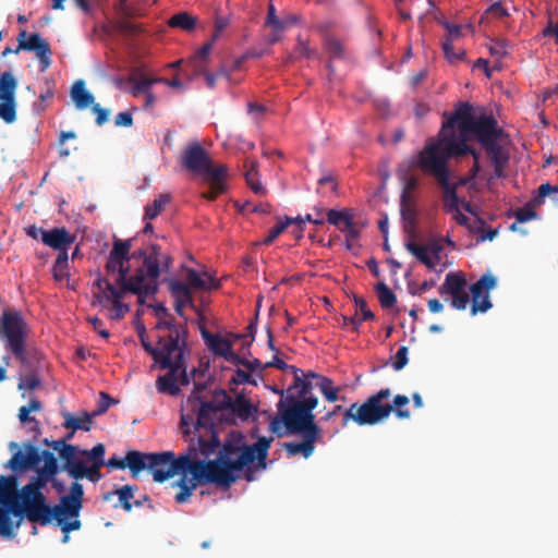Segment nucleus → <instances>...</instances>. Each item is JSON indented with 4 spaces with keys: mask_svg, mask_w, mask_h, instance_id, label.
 Masks as SVG:
<instances>
[{
    "mask_svg": "<svg viewBox=\"0 0 558 558\" xmlns=\"http://www.w3.org/2000/svg\"><path fill=\"white\" fill-rule=\"evenodd\" d=\"M475 136L494 167L492 179L506 175L510 153L506 148L508 135L497 124L494 117L481 114L474 117L469 104H460L453 113L442 123L437 142H430L425 147H434L435 151L445 156L461 157L471 151L468 141Z\"/></svg>",
    "mask_w": 558,
    "mask_h": 558,
    "instance_id": "f257e3e1",
    "label": "nucleus"
},
{
    "mask_svg": "<svg viewBox=\"0 0 558 558\" xmlns=\"http://www.w3.org/2000/svg\"><path fill=\"white\" fill-rule=\"evenodd\" d=\"M194 451L191 457L190 478H179L173 486L180 488L174 496L178 504H184L192 496L201 483H210L229 487L236 480L235 464L233 461L234 448L230 442L221 447L219 437L211 435L205 439L199 435L198 439L192 438Z\"/></svg>",
    "mask_w": 558,
    "mask_h": 558,
    "instance_id": "f03ea898",
    "label": "nucleus"
},
{
    "mask_svg": "<svg viewBox=\"0 0 558 558\" xmlns=\"http://www.w3.org/2000/svg\"><path fill=\"white\" fill-rule=\"evenodd\" d=\"M317 404L318 399L312 393V384L296 376L287 389V396L279 400L278 413L270 421L269 429L278 437L320 430L313 414Z\"/></svg>",
    "mask_w": 558,
    "mask_h": 558,
    "instance_id": "7ed1b4c3",
    "label": "nucleus"
},
{
    "mask_svg": "<svg viewBox=\"0 0 558 558\" xmlns=\"http://www.w3.org/2000/svg\"><path fill=\"white\" fill-rule=\"evenodd\" d=\"M189 442L186 451L178 457L172 451L148 453L138 451V454L132 460L137 475L146 470L153 475L156 483H163L174 475H180V478H190L191 457L194 451L192 438L189 439Z\"/></svg>",
    "mask_w": 558,
    "mask_h": 558,
    "instance_id": "20e7f679",
    "label": "nucleus"
},
{
    "mask_svg": "<svg viewBox=\"0 0 558 558\" xmlns=\"http://www.w3.org/2000/svg\"><path fill=\"white\" fill-rule=\"evenodd\" d=\"M181 162L189 171L202 175L203 181L208 185V191L203 193L204 198L214 201L226 191V167L214 166L206 150L198 143H193L185 148Z\"/></svg>",
    "mask_w": 558,
    "mask_h": 558,
    "instance_id": "39448f33",
    "label": "nucleus"
},
{
    "mask_svg": "<svg viewBox=\"0 0 558 558\" xmlns=\"http://www.w3.org/2000/svg\"><path fill=\"white\" fill-rule=\"evenodd\" d=\"M451 156H445L435 151L434 147H424L420 153L418 166L427 174L433 175L444 193V207L447 213L459 208V197L456 185L450 183L448 160Z\"/></svg>",
    "mask_w": 558,
    "mask_h": 558,
    "instance_id": "423d86ee",
    "label": "nucleus"
},
{
    "mask_svg": "<svg viewBox=\"0 0 558 558\" xmlns=\"http://www.w3.org/2000/svg\"><path fill=\"white\" fill-rule=\"evenodd\" d=\"M29 333V326L22 314L17 311H4L0 318V340L3 342L7 351L11 352L15 359L25 364L26 339Z\"/></svg>",
    "mask_w": 558,
    "mask_h": 558,
    "instance_id": "0eeeda50",
    "label": "nucleus"
},
{
    "mask_svg": "<svg viewBox=\"0 0 558 558\" xmlns=\"http://www.w3.org/2000/svg\"><path fill=\"white\" fill-rule=\"evenodd\" d=\"M187 328L174 329L172 333L158 335L155 363L160 369L181 366L187 351Z\"/></svg>",
    "mask_w": 558,
    "mask_h": 558,
    "instance_id": "6e6552de",
    "label": "nucleus"
},
{
    "mask_svg": "<svg viewBox=\"0 0 558 558\" xmlns=\"http://www.w3.org/2000/svg\"><path fill=\"white\" fill-rule=\"evenodd\" d=\"M390 396L388 388L380 389L377 393L371 396L363 404H351L344 412V424L352 420L360 426L375 425L388 417L392 412V405L389 403L383 404L381 401Z\"/></svg>",
    "mask_w": 558,
    "mask_h": 558,
    "instance_id": "1a4fd4ad",
    "label": "nucleus"
},
{
    "mask_svg": "<svg viewBox=\"0 0 558 558\" xmlns=\"http://www.w3.org/2000/svg\"><path fill=\"white\" fill-rule=\"evenodd\" d=\"M16 504L20 511H14L12 517L16 518L14 523H19V527L24 517L27 518L29 522H39L41 525L44 521L48 520V505L46 504V496L43 492L26 484L17 492Z\"/></svg>",
    "mask_w": 558,
    "mask_h": 558,
    "instance_id": "9d476101",
    "label": "nucleus"
},
{
    "mask_svg": "<svg viewBox=\"0 0 558 558\" xmlns=\"http://www.w3.org/2000/svg\"><path fill=\"white\" fill-rule=\"evenodd\" d=\"M271 441V437L267 438L264 436L259 437L257 441L254 442L253 445H245L242 441V438L229 441L230 445L235 449L233 457L235 470L240 472L255 461H257L259 468L265 469L268 449L270 447Z\"/></svg>",
    "mask_w": 558,
    "mask_h": 558,
    "instance_id": "9b49d317",
    "label": "nucleus"
},
{
    "mask_svg": "<svg viewBox=\"0 0 558 558\" xmlns=\"http://www.w3.org/2000/svg\"><path fill=\"white\" fill-rule=\"evenodd\" d=\"M116 274L117 290H126L130 293L136 294L141 304L144 303L147 296L156 294V288L148 282L144 268H137L131 275L129 262H123Z\"/></svg>",
    "mask_w": 558,
    "mask_h": 558,
    "instance_id": "f8f14e48",
    "label": "nucleus"
},
{
    "mask_svg": "<svg viewBox=\"0 0 558 558\" xmlns=\"http://www.w3.org/2000/svg\"><path fill=\"white\" fill-rule=\"evenodd\" d=\"M9 449L12 452L11 459L4 464L14 473H26L36 469L44 461V450L38 449L33 442L26 441L21 446L11 441Z\"/></svg>",
    "mask_w": 558,
    "mask_h": 558,
    "instance_id": "ddd939ff",
    "label": "nucleus"
},
{
    "mask_svg": "<svg viewBox=\"0 0 558 558\" xmlns=\"http://www.w3.org/2000/svg\"><path fill=\"white\" fill-rule=\"evenodd\" d=\"M84 488L78 482H74L70 487V493L60 498V504L53 507L48 506V520L43 525L50 524L52 520L69 517L78 518L83 507Z\"/></svg>",
    "mask_w": 558,
    "mask_h": 558,
    "instance_id": "4468645a",
    "label": "nucleus"
},
{
    "mask_svg": "<svg viewBox=\"0 0 558 558\" xmlns=\"http://www.w3.org/2000/svg\"><path fill=\"white\" fill-rule=\"evenodd\" d=\"M215 401H202L197 411L195 423H193L195 434L191 438L198 439L202 435L205 439H209L215 433V416L217 412L225 410L222 407V399H217L214 395Z\"/></svg>",
    "mask_w": 558,
    "mask_h": 558,
    "instance_id": "2eb2a0df",
    "label": "nucleus"
},
{
    "mask_svg": "<svg viewBox=\"0 0 558 558\" xmlns=\"http://www.w3.org/2000/svg\"><path fill=\"white\" fill-rule=\"evenodd\" d=\"M17 81L14 75L5 71L0 75V118L8 124L16 120L15 92Z\"/></svg>",
    "mask_w": 558,
    "mask_h": 558,
    "instance_id": "dca6fc26",
    "label": "nucleus"
},
{
    "mask_svg": "<svg viewBox=\"0 0 558 558\" xmlns=\"http://www.w3.org/2000/svg\"><path fill=\"white\" fill-rule=\"evenodd\" d=\"M26 35L27 33L25 31L19 34V46L15 48L14 52L19 53L21 50L34 51L39 60L41 71H46L51 64V49L48 41L44 39L39 33L29 34L27 39Z\"/></svg>",
    "mask_w": 558,
    "mask_h": 558,
    "instance_id": "f3484780",
    "label": "nucleus"
},
{
    "mask_svg": "<svg viewBox=\"0 0 558 558\" xmlns=\"http://www.w3.org/2000/svg\"><path fill=\"white\" fill-rule=\"evenodd\" d=\"M497 286V278L490 272L484 274L470 288L473 298L472 315L477 312L485 313L492 308L493 304L489 300L488 292Z\"/></svg>",
    "mask_w": 558,
    "mask_h": 558,
    "instance_id": "a211bd4d",
    "label": "nucleus"
},
{
    "mask_svg": "<svg viewBox=\"0 0 558 558\" xmlns=\"http://www.w3.org/2000/svg\"><path fill=\"white\" fill-rule=\"evenodd\" d=\"M95 286L97 287L99 293H101V300L112 302V308L110 313V317L112 319L121 318L130 310L129 305L121 302V299L124 298V295L130 291L117 290V287L105 278H98L95 282Z\"/></svg>",
    "mask_w": 558,
    "mask_h": 558,
    "instance_id": "6ab92c4d",
    "label": "nucleus"
},
{
    "mask_svg": "<svg viewBox=\"0 0 558 558\" xmlns=\"http://www.w3.org/2000/svg\"><path fill=\"white\" fill-rule=\"evenodd\" d=\"M17 486L16 475L0 476V511L5 514L8 520H13L12 513L20 511L16 504Z\"/></svg>",
    "mask_w": 558,
    "mask_h": 558,
    "instance_id": "aec40b11",
    "label": "nucleus"
},
{
    "mask_svg": "<svg viewBox=\"0 0 558 558\" xmlns=\"http://www.w3.org/2000/svg\"><path fill=\"white\" fill-rule=\"evenodd\" d=\"M34 470L36 471V475L31 477L27 485L43 492L49 482L53 480V476L59 473L60 466L54 454L51 451L44 449V465H37Z\"/></svg>",
    "mask_w": 558,
    "mask_h": 558,
    "instance_id": "412c9836",
    "label": "nucleus"
},
{
    "mask_svg": "<svg viewBox=\"0 0 558 558\" xmlns=\"http://www.w3.org/2000/svg\"><path fill=\"white\" fill-rule=\"evenodd\" d=\"M298 435L302 436L301 441L283 442L282 448L287 451L289 457L301 454L305 459H308L314 453L315 444L320 437V430L300 432Z\"/></svg>",
    "mask_w": 558,
    "mask_h": 558,
    "instance_id": "4be33fe9",
    "label": "nucleus"
},
{
    "mask_svg": "<svg viewBox=\"0 0 558 558\" xmlns=\"http://www.w3.org/2000/svg\"><path fill=\"white\" fill-rule=\"evenodd\" d=\"M405 248L430 270H434L440 262L441 248L437 244L420 245L414 241H409L405 243Z\"/></svg>",
    "mask_w": 558,
    "mask_h": 558,
    "instance_id": "5701e85b",
    "label": "nucleus"
},
{
    "mask_svg": "<svg viewBox=\"0 0 558 558\" xmlns=\"http://www.w3.org/2000/svg\"><path fill=\"white\" fill-rule=\"evenodd\" d=\"M132 247V240H121L114 238L112 250L109 253L106 263V270L108 274H116L117 269L121 267L123 262H130L131 253L130 250Z\"/></svg>",
    "mask_w": 558,
    "mask_h": 558,
    "instance_id": "b1692460",
    "label": "nucleus"
},
{
    "mask_svg": "<svg viewBox=\"0 0 558 558\" xmlns=\"http://www.w3.org/2000/svg\"><path fill=\"white\" fill-rule=\"evenodd\" d=\"M216 398L222 399L225 410L231 411L241 420H247L256 411V408L250 401L242 397L232 398L225 390L216 391Z\"/></svg>",
    "mask_w": 558,
    "mask_h": 558,
    "instance_id": "393cba45",
    "label": "nucleus"
},
{
    "mask_svg": "<svg viewBox=\"0 0 558 558\" xmlns=\"http://www.w3.org/2000/svg\"><path fill=\"white\" fill-rule=\"evenodd\" d=\"M191 290L210 291L218 289L219 281L208 272H198L193 268L186 270V282Z\"/></svg>",
    "mask_w": 558,
    "mask_h": 558,
    "instance_id": "a878e982",
    "label": "nucleus"
},
{
    "mask_svg": "<svg viewBox=\"0 0 558 558\" xmlns=\"http://www.w3.org/2000/svg\"><path fill=\"white\" fill-rule=\"evenodd\" d=\"M171 263V257L165 253L159 255L157 259L155 257H148L145 260V268L148 282L156 288V292L158 291V278L161 271H168Z\"/></svg>",
    "mask_w": 558,
    "mask_h": 558,
    "instance_id": "bb28decb",
    "label": "nucleus"
},
{
    "mask_svg": "<svg viewBox=\"0 0 558 558\" xmlns=\"http://www.w3.org/2000/svg\"><path fill=\"white\" fill-rule=\"evenodd\" d=\"M74 241V235L69 233L65 228H53L51 230H47L43 243L53 250L63 252V250L68 251L69 246Z\"/></svg>",
    "mask_w": 558,
    "mask_h": 558,
    "instance_id": "cd10ccee",
    "label": "nucleus"
},
{
    "mask_svg": "<svg viewBox=\"0 0 558 558\" xmlns=\"http://www.w3.org/2000/svg\"><path fill=\"white\" fill-rule=\"evenodd\" d=\"M70 96L77 110H85L86 108L92 107L95 102V97L86 89L84 80H77L74 82L70 90Z\"/></svg>",
    "mask_w": 558,
    "mask_h": 558,
    "instance_id": "c85d7f7f",
    "label": "nucleus"
},
{
    "mask_svg": "<svg viewBox=\"0 0 558 558\" xmlns=\"http://www.w3.org/2000/svg\"><path fill=\"white\" fill-rule=\"evenodd\" d=\"M169 290L174 298L175 303H179L184 307L189 306L195 312L198 311L193 300L192 290L185 282L180 280H171L169 281Z\"/></svg>",
    "mask_w": 558,
    "mask_h": 558,
    "instance_id": "c756f323",
    "label": "nucleus"
},
{
    "mask_svg": "<svg viewBox=\"0 0 558 558\" xmlns=\"http://www.w3.org/2000/svg\"><path fill=\"white\" fill-rule=\"evenodd\" d=\"M201 335L215 355L223 357L232 349V343L229 340L218 333L209 332L205 327L201 328Z\"/></svg>",
    "mask_w": 558,
    "mask_h": 558,
    "instance_id": "7c9ffc66",
    "label": "nucleus"
},
{
    "mask_svg": "<svg viewBox=\"0 0 558 558\" xmlns=\"http://www.w3.org/2000/svg\"><path fill=\"white\" fill-rule=\"evenodd\" d=\"M466 290V280L461 272L450 271L446 275L445 281L439 288L440 295L459 294Z\"/></svg>",
    "mask_w": 558,
    "mask_h": 558,
    "instance_id": "2f4dec72",
    "label": "nucleus"
},
{
    "mask_svg": "<svg viewBox=\"0 0 558 558\" xmlns=\"http://www.w3.org/2000/svg\"><path fill=\"white\" fill-rule=\"evenodd\" d=\"M169 372L161 375L156 380V388L161 393H168L170 396H178L180 393V387L177 384V371L178 368L168 367Z\"/></svg>",
    "mask_w": 558,
    "mask_h": 558,
    "instance_id": "473e14b6",
    "label": "nucleus"
},
{
    "mask_svg": "<svg viewBox=\"0 0 558 558\" xmlns=\"http://www.w3.org/2000/svg\"><path fill=\"white\" fill-rule=\"evenodd\" d=\"M402 182H403V190H402V193L400 196V201H401L400 211H401V216L405 219L407 217H411L413 214L411 208L409 207V203H410V198H411L410 193H411V191L416 189L418 181H417V178L414 175L404 174L402 177Z\"/></svg>",
    "mask_w": 558,
    "mask_h": 558,
    "instance_id": "72a5a7b5",
    "label": "nucleus"
},
{
    "mask_svg": "<svg viewBox=\"0 0 558 558\" xmlns=\"http://www.w3.org/2000/svg\"><path fill=\"white\" fill-rule=\"evenodd\" d=\"M211 51V44H205L201 49H198L195 54L189 60L187 66L192 70V75L190 80H193L194 76H198L204 72L205 63L207 58Z\"/></svg>",
    "mask_w": 558,
    "mask_h": 558,
    "instance_id": "f704fd0d",
    "label": "nucleus"
},
{
    "mask_svg": "<svg viewBox=\"0 0 558 558\" xmlns=\"http://www.w3.org/2000/svg\"><path fill=\"white\" fill-rule=\"evenodd\" d=\"M64 417V427L71 428L73 432L82 429L85 432H89L93 423V415L88 412H84L82 417H75L69 412L63 413Z\"/></svg>",
    "mask_w": 558,
    "mask_h": 558,
    "instance_id": "c9c22d12",
    "label": "nucleus"
},
{
    "mask_svg": "<svg viewBox=\"0 0 558 558\" xmlns=\"http://www.w3.org/2000/svg\"><path fill=\"white\" fill-rule=\"evenodd\" d=\"M138 454V451L136 450H131L129 451L125 457L123 459L117 457V456H113L111 458H109L107 461H105V464L109 468V469H125V468H129L132 475L133 476H137V471L135 470V468L133 466L132 464V460L134 459V457Z\"/></svg>",
    "mask_w": 558,
    "mask_h": 558,
    "instance_id": "e433bc0d",
    "label": "nucleus"
},
{
    "mask_svg": "<svg viewBox=\"0 0 558 558\" xmlns=\"http://www.w3.org/2000/svg\"><path fill=\"white\" fill-rule=\"evenodd\" d=\"M197 23L196 17L192 16L185 11L174 14L169 20V26L180 28L182 31L191 32L195 28Z\"/></svg>",
    "mask_w": 558,
    "mask_h": 558,
    "instance_id": "4c0bfd02",
    "label": "nucleus"
},
{
    "mask_svg": "<svg viewBox=\"0 0 558 558\" xmlns=\"http://www.w3.org/2000/svg\"><path fill=\"white\" fill-rule=\"evenodd\" d=\"M304 380L312 384V390L318 388L323 395L333 388L331 379L313 371L304 373Z\"/></svg>",
    "mask_w": 558,
    "mask_h": 558,
    "instance_id": "58836bf2",
    "label": "nucleus"
},
{
    "mask_svg": "<svg viewBox=\"0 0 558 558\" xmlns=\"http://www.w3.org/2000/svg\"><path fill=\"white\" fill-rule=\"evenodd\" d=\"M170 197L167 194H160L151 204L145 207L144 219L153 220L155 219L165 206L169 203Z\"/></svg>",
    "mask_w": 558,
    "mask_h": 558,
    "instance_id": "ea45409f",
    "label": "nucleus"
},
{
    "mask_svg": "<svg viewBox=\"0 0 558 558\" xmlns=\"http://www.w3.org/2000/svg\"><path fill=\"white\" fill-rule=\"evenodd\" d=\"M80 452L82 456L86 457L92 462V464H96V468H101L105 465L106 448L102 444H97L92 449H84Z\"/></svg>",
    "mask_w": 558,
    "mask_h": 558,
    "instance_id": "a19ab883",
    "label": "nucleus"
},
{
    "mask_svg": "<svg viewBox=\"0 0 558 558\" xmlns=\"http://www.w3.org/2000/svg\"><path fill=\"white\" fill-rule=\"evenodd\" d=\"M129 82L133 83V87L131 89V93L133 96H138L140 94H147L150 93V88L153 85L159 83L157 78H150L143 76L138 80H135L134 77H130Z\"/></svg>",
    "mask_w": 558,
    "mask_h": 558,
    "instance_id": "79ce46f5",
    "label": "nucleus"
},
{
    "mask_svg": "<svg viewBox=\"0 0 558 558\" xmlns=\"http://www.w3.org/2000/svg\"><path fill=\"white\" fill-rule=\"evenodd\" d=\"M376 291L378 294V300L383 307L390 308L396 304L397 298L392 290L385 282L377 283Z\"/></svg>",
    "mask_w": 558,
    "mask_h": 558,
    "instance_id": "37998d69",
    "label": "nucleus"
},
{
    "mask_svg": "<svg viewBox=\"0 0 558 558\" xmlns=\"http://www.w3.org/2000/svg\"><path fill=\"white\" fill-rule=\"evenodd\" d=\"M60 470L66 472L77 482L86 476L87 465L83 461L78 460L74 463H62Z\"/></svg>",
    "mask_w": 558,
    "mask_h": 558,
    "instance_id": "c03bdc74",
    "label": "nucleus"
},
{
    "mask_svg": "<svg viewBox=\"0 0 558 558\" xmlns=\"http://www.w3.org/2000/svg\"><path fill=\"white\" fill-rule=\"evenodd\" d=\"M325 50L328 53L330 60H341L345 57V50L343 45L333 37H328L325 41Z\"/></svg>",
    "mask_w": 558,
    "mask_h": 558,
    "instance_id": "a18cd8bd",
    "label": "nucleus"
},
{
    "mask_svg": "<svg viewBox=\"0 0 558 558\" xmlns=\"http://www.w3.org/2000/svg\"><path fill=\"white\" fill-rule=\"evenodd\" d=\"M68 265H69V255H68L66 250H63V252H59L57 259L52 267L53 277L56 280L61 281L66 277Z\"/></svg>",
    "mask_w": 558,
    "mask_h": 558,
    "instance_id": "49530a36",
    "label": "nucleus"
},
{
    "mask_svg": "<svg viewBox=\"0 0 558 558\" xmlns=\"http://www.w3.org/2000/svg\"><path fill=\"white\" fill-rule=\"evenodd\" d=\"M350 219H352V216L344 210L329 209L327 213V221L338 229H341Z\"/></svg>",
    "mask_w": 558,
    "mask_h": 558,
    "instance_id": "de8ad7c7",
    "label": "nucleus"
},
{
    "mask_svg": "<svg viewBox=\"0 0 558 558\" xmlns=\"http://www.w3.org/2000/svg\"><path fill=\"white\" fill-rule=\"evenodd\" d=\"M19 529V523L14 520H8L5 514L0 511V536L4 538H12L15 536V531Z\"/></svg>",
    "mask_w": 558,
    "mask_h": 558,
    "instance_id": "09e8293b",
    "label": "nucleus"
},
{
    "mask_svg": "<svg viewBox=\"0 0 558 558\" xmlns=\"http://www.w3.org/2000/svg\"><path fill=\"white\" fill-rule=\"evenodd\" d=\"M275 366L282 371H290L293 375V381L295 380L296 376L300 378H304V372L293 365H288L282 360H280L277 355L274 356L272 361L267 362L264 367H270Z\"/></svg>",
    "mask_w": 558,
    "mask_h": 558,
    "instance_id": "8fccbe9b",
    "label": "nucleus"
},
{
    "mask_svg": "<svg viewBox=\"0 0 558 558\" xmlns=\"http://www.w3.org/2000/svg\"><path fill=\"white\" fill-rule=\"evenodd\" d=\"M245 179L251 190L256 193H263L264 187L258 179V171L256 165H252L251 168L245 172Z\"/></svg>",
    "mask_w": 558,
    "mask_h": 558,
    "instance_id": "3c124183",
    "label": "nucleus"
},
{
    "mask_svg": "<svg viewBox=\"0 0 558 558\" xmlns=\"http://www.w3.org/2000/svg\"><path fill=\"white\" fill-rule=\"evenodd\" d=\"M133 492L134 488L130 485H124L117 490L119 501L126 512H130L133 509V505L131 504V499L133 498Z\"/></svg>",
    "mask_w": 558,
    "mask_h": 558,
    "instance_id": "603ef678",
    "label": "nucleus"
},
{
    "mask_svg": "<svg viewBox=\"0 0 558 558\" xmlns=\"http://www.w3.org/2000/svg\"><path fill=\"white\" fill-rule=\"evenodd\" d=\"M265 24L266 26H270L276 32L284 31V21H281V19L276 15L275 5L271 2L268 5V14Z\"/></svg>",
    "mask_w": 558,
    "mask_h": 558,
    "instance_id": "864d4df0",
    "label": "nucleus"
},
{
    "mask_svg": "<svg viewBox=\"0 0 558 558\" xmlns=\"http://www.w3.org/2000/svg\"><path fill=\"white\" fill-rule=\"evenodd\" d=\"M291 218L286 216L284 221L279 222L269 230L268 235L263 240V243L270 244L275 241L284 231V229L291 225Z\"/></svg>",
    "mask_w": 558,
    "mask_h": 558,
    "instance_id": "5fc2aeb1",
    "label": "nucleus"
},
{
    "mask_svg": "<svg viewBox=\"0 0 558 558\" xmlns=\"http://www.w3.org/2000/svg\"><path fill=\"white\" fill-rule=\"evenodd\" d=\"M112 403H116V400L113 398H111L106 392H100V397H99V400H98V403H97V408H96V410L94 412H92L89 414L93 415V418L98 416V415H101V414H104L109 409V407Z\"/></svg>",
    "mask_w": 558,
    "mask_h": 558,
    "instance_id": "6e6d98bb",
    "label": "nucleus"
},
{
    "mask_svg": "<svg viewBox=\"0 0 558 558\" xmlns=\"http://www.w3.org/2000/svg\"><path fill=\"white\" fill-rule=\"evenodd\" d=\"M353 301H354L356 314L357 313L361 314V317H360L361 320L374 319L375 315L371 310L367 308L366 301L364 299L355 295L353 298Z\"/></svg>",
    "mask_w": 558,
    "mask_h": 558,
    "instance_id": "4d7b16f0",
    "label": "nucleus"
},
{
    "mask_svg": "<svg viewBox=\"0 0 558 558\" xmlns=\"http://www.w3.org/2000/svg\"><path fill=\"white\" fill-rule=\"evenodd\" d=\"M68 517L56 519L57 524L61 527L63 534H69L72 531L81 529V521L77 518H73L71 521H66Z\"/></svg>",
    "mask_w": 558,
    "mask_h": 558,
    "instance_id": "13d9d810",
    "label": "nucleus"
},
{
    "mask_svg": "<svg viewBox=\"0 0 558 558\" xmlns=\"http://www.w3.org/2000/svg\"><path fill=\"white\" fill-rule=\"evenodd\" d=\"M409 403V398L404 395H397L393 399V405L397 407L396 415L399 418H409L410 412L409 410H403L402 407Z\"/></svg>",
    "mask_w": 558,
    "mask_h": 558,
    "instance_id": "bf43d9fd",
    "label": "nucleus"
},
{
    "mask_svg": "<svg viewBox=\"0 0 558 558\" xmlns=\"http://www.w3.org/2000/svg\"><path fill=\"white\" fill-rule=\"evenodd\" d=\"M408 348L402 345L399 348L395 355V361L392 362V367L395 371H401L408 364Z\"/></svg>",
    "mask_w": 558,
    "mask_h": 558,
    "instance_id": "052dcab7",
    "label": "nucleus"
},
{
    "mask_svg": "<svg viewBox=\"0 0 558 558\" xmlns=\"http://www.w3.org/2000/svg\"><path fill=\"white\" fill-rule=\"evenodd\" d=\"M469 302H470V298L465 290L463 292H460L459 294L451 295L450 304L453 308L463 311L466 308Z\"/></svg>",
    "mask_w": 558,
    "mask_h": 558,
    "instance_id": "680f3d73",
    "label": "nucleus"
},
{
    "mask_svg": "<svg viewBox=\"0 0 558 558\" xmlns=\"http://www.w3.org/2000/svg\"><path fill=\"white\" fill-rule=\"evenodd\" d=\"M40 385V380L38 376L31 374L20 379L19 389L20 390H34Z\"/></svg>",
    "mask_w": 558,
    "mask_h": 558,
    "instance_id": "e2e57ef3",
    "label": "nucleus"
},
{
    "mask_svg": "<svg viewBox=\"0 0 558 558\" xmlns=\"http://www.w3.org/2000/svg\"><path fill=\"white\" fill-rule=\"evenodd\" d=\"M232 383L235 385H243V384H256V381L253 379L252 375L243 371L241 368H238L234 372V375L232 376Z\"/></svg>",
    "mask_w": 558,
    "mask_h": 558,
    "instance_id": "0e129e2a",
    "label": "nucleus"
},
{
    "mask_svg": "<svg viewBox=\"0 0 558 558\" xmlns=\"http://www.w3.org/2000/svg\"><path fill=\"white\" fill-rule=\"evenodd\" d=\"M78 449L74 445L66 446L63 450L60 452V458L62 459L63 463H74L75 461H78L76 458Z\"/></svg>",
    "mask_w": 558,
    "mask_h": 558,
    "instance_id": "69168bd1",
    "label": "nucleus"
},
{
    "mask_svg": "<svg viewBox=\"0 0 558 558\" xmlns=\"http://www.w3.org/2000/svg\"><path fill=\"white\" fill-rule=\"evenodd\" d=\"M489 52L492 56L501 58L508 52V43L505 40H495L489 46Z\"/></svg>",
    "mask_w": 558,
    "mask_h": 558,
    "instance_id": "338daca9",
    "label": "nucleus"
},
{
    "mask_svg": "<svg viewBox=\"0 0 558 558\" xmlns=\"http://www.w3.org/2000/svg\"><path fill=\"white\" fill-rule=\"evenodd\" d=\"M93 112L96 114V124L102 125L108 121L109 118V110L106 108L100 107L99 104L94 102L92 106Z\"/></svg>",
    "mask_w": 558,
    "mask_h": 558,
    "instance_id": "774afa93",
    "label": "nucleus"
}]
</instances>
